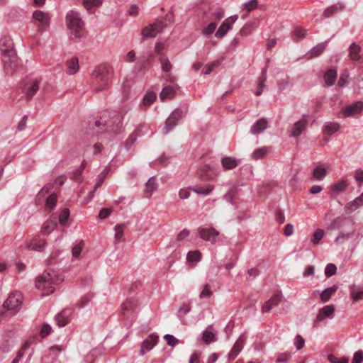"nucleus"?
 Wrapping results in <instances>:
<instances>
[{
    "instance_id": "f257e3e1",
    "label": "nucleus",
    "mask_w": 363,
    "mask_h": 363,
    "mask_svg": "<svg viewBox=\"0 0 363 363\" xmlns=\"http://www.w3.org/2000/svg\"><path fill=\"white\" fill-rule=\"evenodd\" d=\"M123 113L116 111H104L94 123L98 133L116 132L122 126Z\"/></svg>"
},
{
    "instance_id": "f03ea898",
    "label": "nucleus",
    "mask_w": 363,
    "mask_h": 363,
    "mask_svg": "<svg viewBox=\"0 0 363 363\" xmlns=\"http://www.w3.org/2000/svg\"><path fill=\"white\" fill-rule=\"evenodd\" d=\"M113 75V69L106 64H101L95 67L91 73V86L94 91L99 92L106 89Z\"/></svg>"
},
{
    "instance_id": "7ed1b4c3",
    "label": "nucleus",
    "mask_w": 363,
    "mask_h": 363,
    "mask_svg": "<svg viewBox=\"0 0 363 363\" xmlns=\"http://www.w3.org/2000/svg\"><path fill=\"white\" fill-rule=\"evenodd\" d=\"M62 281L60 276L54 270L47 269L41 276H39L35 281L38 289L43 291V295H48L54 291L52 285L57 284Z\"/></svg>"
},
{
    "instance_id": "20e7f679",
    "label": "nucleus",
    "mask_w": 363,
    "mask_h": 363,
    "mask_svg": "<svg viewBox=\"0 0 363 363\" xmlns=\"http://www.w3.org/2000/svg\"><path fill=\"white\" fill-rule=\"evenodd\" d=\"M66 23L72 35L77 38L84 35V23L79 12L74 10L69 11L66 15Z\"/></svg>"
},
{
    "instance_id": "39448f33",
    "label": "nucleus",
    "mask_w": 363,
    "mask_h": 363,
    "mask_svg": "<svg viewBox=\"0 0 363 363\" xmlns=\"http://www.w3.org/2000/svg\"><path fill=\"white\" fill-rule=\"evenodd\" d=\"M21 294L19 292L12 293L4 301L2 308L0 309V315H4L6 311H10L11 315L16 314L21 308Z\"/></svg>"
},
{
    "instance_id": "423d86ee",
    "label": "nucleus",
    "mask_w": 363,
    "mask_h": 363,
    "mask_svg": "<svg viewBox=\"0 0 363 363\" xmlns=\"http://www.w3.org/2000/svg\"><path fill=\"white\" fill-rule=\"evenodd\" d=\"M40 79H26L21 86L22 91L25 94L26 99L30 100L39 89Z\"/></svg>"
},
{
    "instance_id": "0eeeda50",
    "label": "nucleus",
    "mask_w": 363,
    "mask_h": 363,
    "mask_svg": "<svg viewBox=\"0 0 363 363\" xmlns=\"http://www.w3.org/2000/svg\"><path fill=\"white\" fill-rule=\"evenodd\" d=\"M166 26V23H164L162 20L157 21L155 23L150 24L145 27L142 30L141 33L145 38H153L155 37L157 33H160Z\"/></svg>"
},
{
    "instance_id": "6e6552de",
    "label": "nucleus",
    "mask_w": 363,
    "mask_h": 363,
    "mask_svg": "<svg viewBox=\"0 0 363 363\" xmlns=\"http://www.w3.org/2000/svg\"><path fill=\"white\" fill-rule=\"evenodd\" d=\"M182 116L183 111L181 109L177 108L174 110L165 122L163 133L167 134L172 130L177 125V121L182 118Z\"/></svg>"
},
{
    "instance_id": "1a4fd4ad",
    "label": "nucleus",
    "mask_w": 363,
    "mask_h": 363,
    "mask_svg": "<svg viewBox=\"0 0 363 363\" xmlns=\"http://www.w3.org/2000/svg\"><path fill=\"white\" fill-rule=\"evenodd\" d=\"M198 233L201 239L211 242L212 244L216 242L217 238L219 235V232L214 228H199Z\"/></svg>"
},
{
    "instance_id": "9d476101",
    "label": "nucleus",
    "mask_w": 363,
    "mask_h": 363,
    "mask_svg": "<svg viewBox=\"0 0 363 363\" xmlns=\"http://www.w3.org/2000/svg\"><path fill=\"white\" fill-rule=\"evenodd\" d=\"M238 18V16L237 15H234L226 18L216 32L215 36L217 38H222L225 35L228 31L232 28L233 25L237 21Z\"/></svg>"
},
{
    "instance_id": "9b49d317",
    "label": "nucleus",
    "mask_w": 363,
    "mask_h": 363,
    "mask_svg": "<svg viewBox=\"0 0 363 363\" xmlns=\"http://www.w3.org/2000/svg\"><path fill=\"white\" fill-rule=\"evenodd\" d=\"M0 50L4 56H11L15 54L13 43L10 36L5 35L0 39Z\"/></svg>"
},
{
    "instance_id": "f8f14e48",
    "label": "nucleus",
    "mask_w": 363,
    "mask_h": 363,
    "mask_svg": "<svg viewBox=\"0 0 363 363\" xmlns=\"http://www.w3.org/2000/svg\"><path fill=\"white\" fill-rule=\"evenodd\" d=\"M363 110V102L362 101H357L355 103L349 104L344 107L341 113L344 117H350L354 116L357 114L360 113Z\"/></svg>"
},
{
    "instance_id": "ddd939ff",
    "label": "nucleus",
    "mask_w": 363,
    "mask_h": 363,
    "mask_svg": "<svg viewBox=\"0 0 363 363\" xmlns=\"http://www.w3.org/2000/svg\"><path fill=\"white\" fill-rule=\"evenodd\" d=\"M159 340L158 335L152 333L150 334L141 344L140 355L143 356L145 352L151 350L155 345H157Z\"/></svg>"
},
{
    "instance_id": "4468645a",
    "label": "nucleus",
    "mask_w": 363,
    "mask_h": 363,
    "mask_svg": "<svg viewBox=\"0 0 363 363\" xmlns=\"http://www.w3.org/2000/svg\"><path fill=\"white\" fill-rule=\"evenodd\" d=\"M72 310L71 308H65L57 313L55 317V320L59 327H64L71 320Z\"/></svg>"
},
{
    "instance_id": "2eb2a0df",
    "label": "nucleus",
    "mask_w": 363,
    "mask_h": 363,
    "mask_svg": "<svg viewBox=\"0 0 363 363\" xmlns=\"http://www.w3.org/2000/svg\"><path fill=\"white\" fill-rule=\"evenodd\" d=\"M4 69L8 74H11L17 68L18 62V57L15 54L11 55V56L4 57Z\"/></svg>"
},
{
    "instance_id": "dca6fc26",
    "label": "nucleus",
    "mask_w": 363,
    "mask_h": 363,
    "mask_svg": "<svg viewBox=\"0 0 363 363\" xmlns=\"http://www.w3.org/2000/svg\"><path fill=\"white\" fill-rule=\"evenodd\" d=\"M33 18L38 22V29L40 33H42L43 29L48 27L50 24V18L48 14L41 11H35L33 12Z\"/></svg>"
},
{
    "instance_id": "f3484780",
    "label": "nucleus",
    "mask_w": 363,
    "mask_h": 363,
    "mask_svg": "<svg viewBox=\"0 0 363 363\" xmlns=\"http://www.w3.org/2000/svg\"><path fill=\"white\" fill-rule=\"evenodd\" d=\"M224 16V11L220 8H217L215 10H211L209 13H205L203 16V21L205 23L208 21L218 22Z\"/></svg>"
},
{
    "instance_id": "a211bd4d",
    "label": "nucleus",
    "mask_w": 363,
    "mask_h": 363,
    "mask_svg": "<svg viewBox=\"0 0 363 363\" xmlns=\"http://www.w3.org/2000/svg\"><path fill=\"white\" fill-rule=\"evenodd\" d=\"M136 307V302L133 300H127L122 305V314L125 318H131V321L133 319V312Z\"/></svg>"
},
{
    "instance_id": "6ab92c4d",
    "label": "nucleus",
    "mask_w": 363,
    "mask_h": 363,
    "mask_svg": "<svg viewBox=\"0 0 363 363\" xmlns=\"http://www.w3.org/2000/svg\"><path fill=\"white\" fill-rule=\"evenodd\" d=\"M335 312V307L333 305L325 306L322 308L316 317L317 322H321L326 318H332Z\"/></svg>"
},
{
    "instance_id": "aec40b11",
    "label": "nucleus",
    "mask_w": 363,
    "mask_h": 363,
    "mask_svg": "<svg viewBox=\"0 0 363 363\" xmlns=\"http://www.w3.org/2000/svg\"><path fill=\"white\" fill-rule=\"evenodd\" d=\"M245 341V337L243 335L240 336V337L237 340L230 352L229 353L230 360H233L238 355L243 347Z\"/></svg>"
},
{
    "instance_id": "412c9836",
    "label": "nucleus",
    "mask_w": 363,
    "mask_h": 363,
    "mask_svg": "<svg viewBox=\"0 0 363 363\" xmlns=\"http://www.w3.org/2000/svg\"><path fill=\"white\" fill-rule=\"evenodd\" d=\"M348 184L346 180H340L331 186L330 194L332 197H335L339 194L345 191L347 188Z\"/></svg>"
},
{
    "instance_id": "4be33fe9",
    "label": "nucleus",
    "mask_w": 363,
    "mask_h": 363,
    "mask_svg": "<svg viewBox=\"0 0 363 363\" xmlns=\"http://www.w3.org/2000/svg\"><path fill=\"white\" fill-rule=\"evenodd\" d=\"M267 128V121L264 118L257 121L250 128V133L257 135L262 133Z\"/></svg>"
},
{
    "instance_id": "5701e85b",
    "label": "nucleus",
    "mask_w": 363,
    "mask_h": 363,
    "mask_svg": "<svg viewBox=\"0 0 363 363\" xmlns=\"http://www.w3.org/2000/svg\"><path fill=\"white\" fill-rule=\"evenodd\" d=\"M308 121L306 119H302L294 123L292 128L291 135L293 137H298L301 133L306 128Z\"/></svg>"
},
{
    "instance_id": "b1692460",
    "label": "nucleus",
    "mask_w": 363,
    "mask_h": 363,
    "mask_svg": "<svg viewBox=\"0 0 363 363\" xmlns=\"http://www.w3.org/2000/svg\"><path fill=\"white\" fill-rule=\"evenodd\" d=\"M57 223L56 216H52L50 218L48 219L46 222H45L43 225L41 233L45 235L49 234L57 227Z\"/></svg>"
},
{
    "instance_id": "393cba45",
    "label": "nucleus",
    "mask_w": 363,
    "mask_h": 363,
    "mask_svg": "<svg viewBox=\"0 0 363 363\" xmlns=\"http://www.w3.org/2000/svg\"><path fill=\"white\" fill-rule=\"evenodd\" d=\"M350 293L351 298L354 301H358L363 298V288L355 284L350 286Z\"/></svg>"
},
{
    "instance_id": "a878e982",
    "label": "nucleus",
    "mask_w": 363,
    "mask_h": 363,
    "mask_svg": "<svg viewBox=\"0 0 363 363\" xmlns=\"http://www.w3.org/2000/svg\"><path fill=\"white\" fill-rule=\"evenodd\" d=\"M340 128V125L335 122H327L323 127V132L325 135H331L337 132Z\"/></svg>"
},
{
    "instance_id": "bb28decb",
    "label": "nucleus",
    "mask_w": 363,
    "mask_h": 363,
    "mask_svg": "<svg viewBox=\"0 0 363 363\" xmlns=\"http://www.w3.org/2000/svg\"><path fill=\"white\" fill-rule=\"evenodd\" d=\"M361 47L356 43H352L349 47V57L352 60L359 61L361 59L359 52Z\"/></svg>"
},
{
    "instance_id": "cd10ccee",
    "label": "nucleus",
    "mask_w": 363,
    "mask_h": 363,
    "mask_svg": "<svg viewBox=\"0 0 363 363\" xmlns=\"http://www.w3.org/2000/svg\"><path fill=\"white\" fill-rule=\"evenodd\" d=\"M353 222L352 220L349 218H337L335 219L330 224V229H340L343 226L345 225H352Z\"/></svg>"
},
{
    "instance_id": "c85d7f7f",
    "label": "nucleus",
    "mask_w": 363,
    "mask_h": 363,
    "mask_svg": "<svg viewBox=\"0 0 363 363\" xmlns=\"http://www.w3.org/2000/svg\"><path fill=\"white\" fill-rule=\"evenodd\" d=\"M45 245V240L38 238H34L30 242L27 243V247L30 250L42 251Z\"/></svg>"
},
{
    "instance_id": "c756f323",
    "label": "nucleus",
    "mask_w": 363,
    "mask_h": 363,
    "mask_svg": "<svg viewBox=\"0 0 363 363\" xmlns=\"http://www.w3.org/2000/svg\"><path fill=\"white\" fill-rule=\"evenodd\" d=\"M221 164L225 170H230L238 165V161L230 157H224L221 160Z\"/></svg>"
},
{
    "instance_id": "7c9ffc66",
    "label": "nucleus",
    "mask_w": 363,
    "mask_h": 363,
    "mask_svg": "<svg viewBox=\"0 0 363 363\" xmlns=\"http://www.w3.org/2000/svg\"><path fill=\"white\" fill-rule=\"evenodd\" d=\"M67 73L68 74H75L79 68V60L77 57H72L70 60L67 61Z\"/></svg>"
},
{
    "instance_id": "2f4dec72",
    "label": "nucleus",
    "mask_w": 363,
    "mask_h": 363,
    "mask_svg": "<svg viewBox=\"0 0 363 363\" xmlns=\"http://www.w3.org/2000/svg\"><path fill=\"white\" fill-rule=\"evenodd\" d=\"M327 46V42L320 43L313 48L311 51L307 54L308 59H312L319 56Z\"/></svg>"
},
{
    "instance_id": "473e14b6",
    "label": "nucleus",
    "mask_w": 363,
    "mask_h": 363,
    "mask_svg": "<svg viewBox=\"0 0 363 363\" xmlns=\"http://www.w3.org/2000/svg\"><path fill=\"white\" fill-rule=\"evenodd\" d=\"M337 78V72L334 69H330L324 74V80L327 86H333Z\"/></svg>"
},
{
    "instance_id": "72a5a7b5",
    "label": "nucleus",
    "mask_w": 363,
    "mask_h": 363,
    "mask_svg": "<svg viewBox=\"0 0 363 363\" xmlns=\"http://www.w3.org/2000/svg\"><path fill=\"white\" fill-rule=\"evenodd\" d=\"M157 189V184L154 177H151L145 184V196L150 198L152 192Z\"/></svg>"
},
{
    "instance_id": "f704fd0d",
    "label": "nucleus",
    "mask_w": 363,
    "mask_h": 363,
    "mask_svg": "<svg viewBox=\"0 0 363 363\" xmlns=\"http://www.w3.org/2000/svg\"><path fill=\"white\" fill-rule=\"evenodd\" d=\"M344 6L341 4H337L327 8L324 11L323 18H328L335 14L339 10H343Z\"/></svg>"
},
{
    "instance_id": "c9c22d12",
    "label": "nucleus",
    "mask_w": 363,
    "mask_h": 363,
    "mask_svg": "<svg viewBox=\"0 0 363 363\" xmlns=\"http://www.w3.org/2000/svg\"><path fill=\"white\" fill-rule=\"evenodd\" d=\"M174 94H175V91L173 89V87H172L170 86H166L162 90V91L160 94V98L161 100L163 101L167 99L173 98Z\"/></svg>"
},
{
    "instance_id": "e433bc0d",
    "label": "nucleus",
    "mask_w": 363,
    "mask_h": 363,
    "mask_svg": "<svg viewBox=\"0 0 363 363\" xmlns=\"http://www.w3.org/2000/svg\"><path fill=\"white\" fill-rule=\"evenodd\" d=\"M337 286L333 285L331 287L327 288L320 294V298L323 302H327L330 298L331 296L337 291Z\"/></svg>"
},
{
    "instance_id": "4c0bfd02",
    "label": "nucleus",
    "mask_w": 363,
    "mask_h": 363,
    "mask_svg": "<svg viewBox=\"0 0 363 363\" xmlns=\"http://www.w3.org/2000/svg\"><path fill=\"white\" fill-rule=\"evenodd\" d=\"M194 192L199 194L208 195L213 189V186L208 184L206 186H196L191 189Z\"/></svg>"
},
{
    "instance_id": "58836bf2",
    "label": "nucleus",
    "mask_w": 363,
    "mask_h": 363,
    "mask_svg": "<svg viewBox=\"0 0 363 363\" xmlns=\"http://www.w3.org/2000/svg\"><path fill=\"white\" fill-rule=\"evenodd\" d=\"M159 61L161 64L162 69L164 72H168L172 69V64L170 63L168 57L165 55H160Z\"/></svg>"
},
{
    "instance_id": "ea45409f",
    "label": "nucleus",
    "mask_w": 363,
    "mask_h": 363,
    "mask_svg": "<svg viewBox=\"0 0 363 363\" xmlns=\"http://www.w3.org/2000/svg\"><path fill=\"white\" fill-rule=\"evenodd\" d=\"M104 0H82V4L87 11H91L94 7L100 6Z\"/></svg>"
},
{
    "instance_id": "a19ab883",
    "label": "nucleus",
    "mask_w": 363,
    "mask_h": 363,
    "mask_svg": "<svg viewBox=\"0 0 363 363\" xmlns=\"http://www.w3.org/2000/svg\"><path fill=\"white\" fill-rule=\"evenodd\" d=\"M354 230L352 229L351 232H341L339 235L336 238L335 242L337 245H340L343 243L345 240H348L351 237H352L354 234Z\"/></svg>"
},
{
    "instance_id": "79ce46f5",
    "label": "nucleus",
    "mask_w": 363,
    "mask_h": 363,
    "mask_svg": "<svg viewBox=\"0 0 363 363\" xmlns=\"http://www.w3.org/2000/svg\"><path fill=\"white\" fill-rule=\"evenodd\" d=\"M313 175L315 179L322 180L326 175V169L322 165L318 166L315 168Z\"/></svg>"
},
{
    "instance_id": "37998d69",
    "label": "nucleus",
    "mask_w": 363,
    "mask_h": 363,
    "mask_svg": "<svg viewBox=\"0 0 363 363\" xmlns=\"http://www.w3.org/2000/svg\"><path fill=\"white\" fill-rule=\"evenodd\" d=\"M267 66H265L261 72V74L258 79V88L260 89H263L265 87V82L267 80Z\"/></svg>"
},
{
    "instance_id": "c03bdc74",
    "label": "nucleus",
    "mask_w": 363,
    "mask_h": 363,
    "mask_svg": "<svg viewBox=\"0 0 363 363\" xmlns=\"http://www.w3.org/2000/svg\"><path fill=\"white\" fill-rule=\"evenodd\" d=\"M267 152H268V148L266 147L258 148L254 151L252 157L255 160L262 159L265 157Z\"/></svg>"
},
{
    "instance_id": "a18cd8bd",
    "label": "nucleus",
    "mask_w": 363,
    "mask_h": 363,
    "mask_svg": "<svg viewBox=\"0 0 363 363\" xmlns=\"http://www.w3.org/2000/svg\"><path fill=\"white\" fill-rule=\"evenodd\" d=\"M57 202V196L55 194H52L47 197L45 201V206L49 210L54 209Z\"/></svg>"
},
{
    "instance_id": "49530a36",
    "label": "nucleus",
    "mask_w": 363,
    "mask_h": 363,
    "mask_svg": "<svg viewBox=\"0 0 363 363\" xmlns=\"http://www.w3.org/2000/svg\"><path fill=\"white\" fill-rule=\"evenodd\" d=\"M110 169L106 167L99 176L96 184L94 186V189H97L100 187L104 182L105 178L108 174Z\"/></svg>"
},
{
    "instance_id": "de8ad7c7",
    "label": "nucleus",
    "mask_w": 363,
    "mask_h": 363,
    "mask_svg": "<svg viewBox=\"0 0 363 363\" xmlns=\"http://www.w3.org/2000/svg\"><path fill=\"white\" fill-rule=\"evenodd\" d=\"M217 27V23L214 21L210 22L207 26L204 27L202 30V33L206 35L212 34Z\"/></svg>"
},
{
    "instance_id": "09e8293b",
    "label": "nucleus",
    "mask_w": 363,
    "mask_h": 363,
    "mask_svg": "<svg viewBox=\"0 0 363 363\" xmlns=\"http://www.w3.org/2000/svg\"><path fill=\"white\" fill-rule=\"evenodd\" d=\"M238 192V189L236 187L230 188L228 192L225 194L224 199L230 203H233V199H235Z\"/></svg>"
},
{
    "instance_id": "8fccbe9b",
    "label": "nucleus",
    "mask_w": 363,
    "mask_h": 363,
    "mask_svg": "<svg viewBox=\"0 0 363 363\" xmlns=\"http://www.w3.org/2000/svg\"><path fill=\"white\" fill-rule=\"evenodd\" d=\"M328 359L330 363H349L348 357H338L333 354H329L328 356Z\"/></svg>"
},
{
    "instance_id": "3c124183",
    "label": "nucleus",
    "mask_w": 363,
    "mask_h": 363,
    "mask_svg": "<svg viewBox=\"0 0 363 363\" xmlns=\"http://www.w3.org/2000/svg\"><path fill=\"white\" fill-rule=\"evenodd\" d=\"M361 206H362V203L359 202L358 199L356 198L354 201L347 203L345 208L349 212H352L359 208Z\"/></svg>"
},
{
    "instance_id": "603ef678",
    "label": "nucleus",
    "mask_w": 363,
    "mask_h": 363,
    "mask_svg": "<svg viewBox=\"0 0 363 363\" xmlns=\"http://www.w3.org/2000/svg\"><path fill=\"white\" fill-rule=\"evenodd\" d=\"M154 60V55L152 54L147 55H143L140 57L138 60V63L140 64V66L143 67H145L150 62Z\"/></svg>"
},
{
    "instance_id": "864d4df0",
    "label": "nucleus",
    "mask_w": 363,
    "mask_h": 363,
    "mask_svg": "<svg viewBox=\"0 0 363 363\" xmlns=\"http://www.w3.org/2000/svg\"><path fill=\"white\" fill-rule=\"evenodd\" d=\"M307 35V30L301 28H296L294 31L295 40L298 41L304 38Z\"/></svg>"
},
{
    "instance_id": "5fc2aeb1",
    "label": "nucleus",
    "mask_w": 363,
    "mask_h": 363,
    "mask_svg": "<svg viewBox=\"0 0 363 363\" xmlns=\"http://www.w3.org/2000/svg\"><path fill=\"white\" fill-rule=\"evenodd\" d=\"M324 233H325L324 230L322 229L316 230L315 231V233H313V238L311 240L313 243L315 245H317L318 243H319L320 240L323 238Z\"/></svg>"
},
{
    "instance_id": "6e6d98bb",
    "label": "nucleus",
    "mask_w": 363,
    "mask_h": 363,
    "mask_svg": "<svg viewBox=\"0 0 363 363\" xmlns=\"http://www.w3.org/2000/svg\"><path fill=\"white\" fill-rule=\"evenodd\" d=\"M186 258L189 262H198L200 260L201 253L198 250L189 252Z\"/></svg>"
},
{
    "instance_id": "4d7b16f0",
    "label": "nucleus",
    "mask_w": 363,
    "mask_h": 363,
    "mask_svg": "<svg viewBox=\"0 0 363 363\" xmlns=\"http://www.w3.org/2000/svg\"><path fill=\"white\" fill-rule=\"evenodd\" d=\"M13 346V341L10 340H6L0 345V350L4 353H6L10 351L11 348Z\"/></svg>"
},
{
    "instance_id": "13d9d810",
    "label": "nucleus",
    "mask_w": 363,
    "mask_h": 363,
    "mask_svg": "<svg viewBox=\"0 0 363 363\" xmlns=\"http://www.w3.org/2000/svg\"><path fill=\"white\" fill-rule=\"evenodd\" d=\"M69 216V211L68 208H64L59 215V222L62 225H65Z\"/></svg>"
},
{
    "instance_id": "bf43d9fd",
    "label": "nucleus",
    "mask_w": 363,
    "mask_h": 363,
    "mask_svg": "<svg viewBox=\"0 0 363 363\" xmlns=\"http://www.w3.org/2000/svg\"><path fill=\"white\" fill-rule=\"evenodd\" d=\"M125 227V226L124 224H117L115 226V231H116L115 238L116 240H120L121 239H122V238L123 236V230H124Z\"/></svg>"
},
{
    "instance_id": "052dcab7",
    "label": "nucleus",
    "mask_w": 363,
    "mask_h": 363,
    "mask_svg": "<svg viewBox=\"0 0 363 363\" xmlns=\"http://www.w3.org/2000/svg\"><path fill=\"white\" fill-rule=\"evenodd\" d=\"M164 339L167 342V345L171 347L175 346L178 342L179 340L177 339L172 335L167 334L164 336Z\"/></svg>"
},
{
    "instance_id": "680f3d73",
    "label": "nucleus",
    "mask_w": 363,
    "mask_h": 363,
    "mask_svg": "<svg viewBox=\"0 0 363 363\" xmlns=\"http://www.w3.org/2000/svg\"><path fill=\"white\" fill-rule=\"evenodd\" d=\"M52 184H47L45 185L39 191L38 199H40L41 198H43L52 189Z\"/></svg>"
},
{
    "instance_id": "e2e57ef3",
    "label": "nucleus",
    "mask_w": 363,
    "mask_h": 363,
    "mask_svg": "<svg viewBox=\"0 0 363 363\" xmlns=\"http://www.w3.org/2000/svg\"><path fill=\"white\" fill-rule=\"evenodd\" d=\"M257 6V0H250L247 3L243 4V9L246 11V12L249 13L253 9H255Z\"/></svg>"
},
{
    "instance_id": "0e129e2a",
    "label": "nucleus",
    "mask_w": 363,
    "mask_h": 363,
    "mask_svg": "<svg viewBox=\"0 0 363 363\" xmlns=\"http://www.w3.org/2000/svg\"><path fill=\"white\" fill-rule=\"evenodd\" d=\"M337 267L333 264H327L325 269V274L327 277H331L336 273Z\"/></svg>"
},
{
    "instance_id": "69168bd1",
    "label": "nucleus",
    "mask_w": 363,
    "mask_h": 363,
    "mask_svg": "<svg viewBox=\"0 0 363 363\" xmlns=\"http://www.w3.org/2000/svg\"><path fill=\"white\" fill-rule=\"evenodd\" d=\"M156 99V94L153 92L147 93L143 98L145 105H150Z\"/></svg>"
},
{
    "instance_id": "338daca9",
    "label": "nucleus",
    "mask_w": 363,
    "mask_h": 363,
    "mask_svg": "<svg viewBox=\"0 0 363 363\" xmlns=\"http://www.w3.org/2000/svg\"><path fill=\"white\" fill-rule=\"evenodd\" d=\"M213 333L208 330H205L203 333V340L206 343H210L214 340Z\"/></svg>"
},
{
    "instance_id": "774afa93",
    "label": "nucleus",
    "mask_w": 363,
    "mask_h": 363,
    "mask_svg": "<svg viewBox=\"0 0 363 363\" xmlns=\"http://www.w3.org/2000/svg\"><path fill=\"white\" fill-rule=\"evenodd\" d=\"M363 362V352L359 350L354 353L352 363H362Z\"/></svg>"
}]
</instances>
